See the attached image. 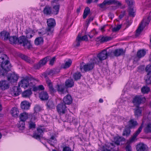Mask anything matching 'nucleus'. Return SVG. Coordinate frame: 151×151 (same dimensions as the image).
Segmentation results:
<instances>
[{
  "label": "nucleus",
  "instance_id": "1",
  "mask_svg": "<svg viewBox=\"0 0 151 151\" xmlns=\"http://www.w3.org/2000/svg\"><path fill=\"white\" fill-rule=\"evenodd\" d=\"M0 59H1L3 61L1 62V69L0 68V76H4L6 72L10 70L11 67V64L8 60V57L5 54H2L0 56Z\"/></svg>",
  "mask_w": 151,
  "mask_h": 151
},
{
  "label": "nucleus",
  "instance_id": "2",
  "mask_svg": "<svg viewBox=\"0 0 151 151\" xmlns=\"http://www.w3.org/2000/svg\"><path fill=\"white\" fill-rule=\"evenodd\" d=\"M151 19V17L150 15L146 16L144 18L141 24L136 30V36H138L139 35L144 28L149 24Z\"/></svg>",
  "mask_w": 151,
  "mask_h": 151
},
{
  "label": "nucleus",
  "instance_id": "3",
  "mask_svg": "<svg viewBox=\"0 0 151 151\" xmlns=\"http://www.w3.org/2000/svg\"><path fill=\"white\" fill-rule=\"evenodd\" d=\"M109 55L106 50H104L98 54L97 58L94 57L93 58L94 60V63H96V64H99V63L101 62L103 60L106 59Z\"/></svg>",
  "mask_w": 151,
  "mask_h": 151
},
{
  "label": "nucleus",
  "instance_id": "4",
  "mask_svg": "<svg viewBox=\"0 0 151 151\" xmlns=\"http://www.w3.org/2000/svg\"><path fill=\"white\" fill-rule=\"evenodd\" d=\"M19 118L20 121L18 123V127L19 129L21 130H23L25 128V121L28 118V113L26 112H23L20 114Z\"/></svg>",
  "mask_w": 151,
  "mask_h": 151
},
{
  "label": "nucleus",
  "instance_id": "5",
  "mask_svg": "<svg viewBox=\"0 0 151 151\" xmlns=\"http://www.w3.org/2000/svg\"><path fill=\"white\" fill-rule=\"evenodd\" d=\"M17 43L29 49L32 47L30 41H29L24 36H22L18 38Z\"/></svg>",
  "mask_w": 151,
  "mask_h": 151
},
{
  "label": "nucleus",
  "instance_id": "6",
  "mask_svg": "<svg viewBox=\"0 0 151 151\" xmlns=\"http://www.w3.org/2000/svg\"><path fill=\"white\" fill-rule=\"evenodd\" d=\"M94 61L93 58L91 59V63L86 64L83 66L81 65L80 66V69L81 71L83 72H85L92 70L93 68L94 64H96V63H94Z\"/></svg>",
  "mask_w": 151,
  "mask_h": 151
},
{
  "label": "nucleus",
  "instance_id": "7",
  "mask_svg": "<svg viewBox=\"0 0 151 151\" xmlns=\"http://www.w3.org/2000/svg\"><path fill=\"white\" fill-rule=\"evenodd\" d=\"M47 23L48 26L47 28L48 34L52 35L54 29L53 28L56 24L55 21L53 19L50 18L47 20Z\"/></svg>",
  "mask_w": 151,
  "mask_h": 151
},
{
  "label": "nucleus",
  "instance_id": "8",
  "mask_svg": "<svg viewBox=\"0 0 151 151\" xmlns=\"http://www.w3.org/2000/svg\"><path fill=\"white\" fill-rule=\"evenodd\" d=\"M112 4L116 5L118 6L121 5V3L116 0H105L102 3L99 5L101 8H103L106 5H109Z\"/></svg>",
  "mask_w": 151,
  "mask_h": 151
},
{
  "label": "nucleus",
  "instance_id": "9",
  "mask_svg": "<svg viewBox=\"0 0 151 151\" xmlns=\"http://www.w3.org/2000/svg\"><path fill=\"white\" fill-rule=\"evenodd\" d=\"M145 98L141 95L136 96L133 99L132 102L134 105L138 106L144 102Z\"/></svg>",
  "mask_w": 151,
  "mask_h": 151
},
{
  "label": "nucleus",
  "instance_id": "10",
  "mask_svg": "<svg viewBox=\"0 0 151 151\" xmlns=\"http://www.w3.org/2000/svg\"><path fill=\"white\" fill-rule=\"evenodd\" d=\"M116 146L114 145L113 143H107L103 146L102 151H111L112 150L113 151H117L118 150V147H115Z\"/></svg>",
  "mask_w": 151,
  "mask_h": 151
},
{
  "label": "nucleus",
  "instance_id": "11",
  "mask_svg": "<svg viewBox=\"0 0 151 151\" xmlns=\"http://www.w3.org/2000/svg\"><path fill=\"white\" fill-rule=\"evenodd\" d=\"M56 108L58 112L60 114H64L66 111L65 104L63 103L58 104Z\"/></svg>",
  "mask_w": 151,
  "mask_h": 151
},
{
  "label": "nucleus",
  "instance_id": "12",
  "mask_svg": "<svg viewBox=\"0 0 151 151\" xmlns=\"http://www.w3.org/2000/svg\"><path fill=\"white\" fill-rule=\"evenodd\" d=\"M143 123L142 122L141 126L137 130L134 134L132 137L129 140H128L127 141V143L130 144L131 143L134 142L136 139L137 137L141 132L142 131V129L143 126Z\"/></svg>",
  "mask_w": 151,
  "mask_h": 151
},
{
  "label": "nucleus",
  "instance_id": "13",
  "mask_svg": "<svg viewBox=\"0 0 151 151\" xmlns=\"http://www.w3.org/2000/svg\"><path fill=\"white\" fill-rule=\"evenodd\" d=\"M125 139L122 137H117L115 138V142L113 143L114 145L116 146L115 148L117 147L118 148V145H121L124 144L125 142Z\"/></svg>",
  "mask_w": 151,
  "mask_h": 151
},
{
  "label": "nucleus",
  "instance_id": "14",
  "mask_svg": "<svg viewBox=\"0 0 151 151\" xmlns=\"http://www.w3.org/2000/svg\"><path fill=\"white\" fill-rule=\"evenodd\" d=\"M46 83L48 88V89L51 94H52L56 92V90L52 86V84L51 80L48 78H46V76H45Z\"/></svg>",
  "mask_w": 151,
  "mask_h": 151
},
{
  "label": "nucleus",
  "instance_id": "15",
  "mask_svg": "<svg viewBox=\"0 0 151 151\" xmlns=\"http://www.w3.org/2000/svg\"><path fill=\"white\" fill-rule=\"evenodd\" d=\"M29 79L28 78H25L19 82V86L25 88L29 85Z\"/></svg>",
  "mask_w": 151,
  "mask_h": 151
},
{
  "label": "nucleus",
  "instance_id": "16",
  "mask_svg": "<svg viewBox=\"0 0 151 151\" xmlns=\"http://www.w3.org/2000/svg\"><path fill=\"white\" fill-rule=\"evenodd\" d=\"M9 87V83L6 80H1L0 82V88L2 90H5Z\"/></svg>",
  "mask_w": 151,
  "mask_h": 151
},
{
  "label": "nucleus",
  "instance_id": "17",
  "mask_svg": "<svg viewBox=\"0 0 151 151\" xmlns=\"http://www.w3.org/2000/svg\"><path fill=\"white\" fill-rule=\"evenodd\" d=\"M125 52L123 49H118L115 50L113 53L115 56H119L124 55Z\"/></svg>",
  "mask_w": 151,
  "mask_h": 151
},
{
  "label": "nucleus",
  "instance_id": "18",
  "mask_svg": "<svg viewBox=\"0 0 151 151\" xmlns=\"http://www.w3.org/2000/svg\"><path fill=\"white\" fill-rule=\"evenodd\" d=\"M0 37L2 39L4 40H6L9 39L10 34L7 32L6 31H3L0 32Z\"/></svg>",
  "mask_w": 151,
  "mask_h": 151
},
{
  "label": "nucleus",
  "instance_id": "19",
  "mask_svg": "<svg viewBox=\"0 0 151 151\" xmlns=\"http://www.w3.org/2000/svg\"><path fill=\"white\" fill-rule=\"evenodd\" d=\"M39 97L42 100H45L48 99L49 96L46 91H43L39 93Z\"/></svg>",
  "mask_w": 151,
  "mask_h": 151
},
{
  "label": "nucleus",
  "instance_id": "20",
  "mask_svg": "<svg viewBox=\"0 0 151 151\" xmlns=\"http://www.w3.org/2000/svg\"><path fill=\"white\" fill-rule=\"evenodd\" d=\"M72 101V99L71 96L69 95H67L63 99L64 103L65 104H71Z\"/></svg>",
  "mask_w": 151,
  "mask_h": 151
},
{
  "label": "nucleus",
  "instance_id": "21",
  "mask_svg": "<svg viewBox=\"0 0 151 151\" xmlns=\"http://www.w3.org/2000/svg\"><path fill=\"white\" fill-rule=\"evenodd\" d=\"M147 146L143 143L138 144L136 147L137 151H145L146 150Z\"/></svg>",
  "mask_w": 151,
  "mask_h": 151
},
{
  "label": "nucleus",
  "instance_id": "22",
  "mask_svg": "<svg viewBox=\"0 0 151 151\" xmlns=\"http://www.w3.org/2000/svg\"><path fill=\"white\" fill-rule=\"evenodd\" d=\"M30 106L29 103L26 101H22L21 104V107L22 109H28Z\"/></svg>",
  "mask_w": 151,
  "mask_h": 151
},
{
  "label": "nucleus",
  "instance_id": "23",
  "mask_svg": "<svg viewBox=\"0 0 151 151\" xmlns=\"http://www.w3.org/2000/svg\"><path fill=\"white\" fill-rule=\"evenodd\" d=\"M57 88L58 91L60 92L61 94H64L68 93L67 90H65V87L63 85H58Z\"/></svg>",
  "mask_w": 151,
  "mask_h": 151
},
{
  "label": "nucleus",
  "instance_id": "24",
  "mask_svg": "<svg viewBox=\"0 0 151 151\" xmlns=\"http://www.w3.org/2000/svg\"><path fill=\"white\" fill-rule=\"evenodd\" d=\"M111 37H99L96 38V40L97 41H99L101 42H103L111 40Z\"/></svg>",
  "mask_w": 151,
  "mask_h": 151
},
{
  "label": "nucleus",
  "instance_id": "25",
  "mask_svg": "<svg viewBox=\"0 0 151 151\" xmlns=\"http://www.w3.org/2000/svg\"><path fill=\"white\" fill-rule=\"evenodd\" d=\"M74 84L73 80L71 79H69L67 80L65 82V86L67 88H71Z\"/></svg>",
  "mask_w": 151,
  "mask_h": 151
},
{
  "label": "nucleus",
  "instance_id": "26",
  "mask_svg": "<svg viewBox=\"0 0 151 151\" xmlns=\"http://www.w3.org/2000/svg\"><path fill=\"white\" fill-rule=\"evenodd\" d=\"M137 124H138L136 121L134 119H131L129 121L128 126L129 128H134Z\"/></svg>",
  "mask_w": 151,
  "mask_h": 151
},
{
  "label": "nucleus",
  "instance_id": "27",
  "mask_svg": "<svg viewBox=\"0 0 151 151\" xmlns=\"http://www.w3.org/2000/svg\"><path fill=\"white\" fill-rule=\"evenodd\" d=\"M136 108L134 109V113L135 116L138 117L142 115V108L136 106Z\"/></svg>",
  "mask_w": 151,
  "mask_h": 151
},
{
  "label": "nucleus",
  "instance_id": "28",
  "mask_svg": "<svg viewBox=\"0 0 151 151\" xmlns=\"http://www.w3.org/2000/svg\"><path fill=\"white\" fill-rule=\"evenodd\" d=\"M19 56L22 59L24 60L26 62L31 64H32L33 63V61L27 56L23 54H20Z\"/></svg>",
  "mask_w": 151,
  "mask_h": 151
},
{
  "label": "nucleus",
  "instance_id": "29",
  "mask_svg": "<svg viewBox=\"0 0 151 151\" xmlns=\"http://www.w3.org/2000/svg\"><path fill=\"white\" fill-rule=\"evenodd\" d=\"M17 76L14 74H11L9 77H8V80L11 82H15L17 80Z\"/></svg>",
  "mask_w": 151,
  "mask_h": 151
},
{
  "label": "nucleus",
  "instance_id": "30",
  "mask_svg": "<svg viewBox=\"0 0 151 151\" xmlns=\"http://www.w3.org/2000/svg\"><path fill=\"white\" fill-rule=\"evenodd\" d=\"M72 61L70 59H68L67 61H66L64 64H62L61 67L63 69H66L69 68L71 65Z\"/></svg>",
  "mask_w": 151,
  "mask_h": 151
},
{
  "label": "nucleus",
  "instance_id": "31",
  "mask_svg": "<svg viewBox=\"0 0 151 151\" xmlns=\"http://www.w3.org/2000/svg\"><path fill=\"white\" fill-rule=\"evenodd\" d=\"M11 113L13 117H17L18 116L19 111L17 108L14 107L11 109Z\"/></svg>",
  "mask_w": 151,
  "mask_h": 151
},
{
  "label": "nucleus",
  "instance_id": "32",
  "mask_svg": "<svg viewBox=\"0 0 151 151\" xmlns=\"http://www.w3.org/2000/svg\"><path fill=\"white\" fill-rule=\"evenodd\" d=\"M19 87H19L14 86L13 88L12 92L15 96H18L20 94L21 90Z\"/></svg>",
  "mask_w": 151,
  "mask_h": 151
},
{
  "label": "nucleus",
  "instance_id": "33",
  "mask_svg": "<svg viewBox=\"0 0 151 151\" xmlns=\"http://www.w3.org/2000/svg\"><path fill=\"white\" fill-rule=\"evenodd\" d=\"M50 59V56H47L40 60L39 62V63L41 65V66H42L43 65H45L47 63V61L49 60Z\"/></svg>",
  "mask_w": 151,
  "mask_h": 151
},
{
  "label": "nucleus",
  "instance_id": "34",
  "mask_svg": "<svg viewBox=\"0 0 151 151\" xmlns=\"http://www.w3.org/2000/svg\"><path fill=\"white\" fill-rule=\"evenodd\" d=\"M146 54V52L144 49L140 50L137 52V55L139 58H141L145 56Z\"/></svg>",
  "mask_w": 151,
  "mask_h": 151
},
{
  "label": "nucleus",
  "instance_id": "35",
  "mask_svg": "<svg viewBox=\"0 0 151 151\" xmlns=\"http://www.w3.org/2000/svg\"><path fill=\"white\" fill-rule=\"evenodd\" d=\"M9 40L11 44H16L17 43L18 38L15 36H12L9 37Z\"/></svg>",
  "mask_w": 151,
  "mask_h": 151
},
{
  "label": "nucleus",
  "instance_id": "36",
  "mask_svg": "<svg viewBox=\"0 0 151 151\" xmlns=\"http://www.w3.org/2000/svg\"><path fill=\"white\" fill-rule=\"evenodd\" d=\"M32 94V92L31 89H28L24 91L22 93V96L24 97H29Z\"/></svg>",
  "mask_w": 151,
  "mask_h": 151
},
{
  "label": "nucleus",
  "instance_id": "37",
  "mask_svg": "<svg viewBox=\"0 0 151 151\" xmlns=\"http://www.w3.org/2000/svg\"><path fill=\"white\" fill-rule=\"evenodd\" d=\"M43 40L42 37H39L36 38L35 41V43L36 45H38L43 43Z\"/></svg>",
  "mask_w": 151,
  "mask_h": 151
},
{
  "label": "nucleus",
  "instance_id": "38",
  "mask_svg": "<svg viewBox=\"0 0 151 151\" xmlns=\"http://www.w3.org/2000/svg\"><path fill=\"white\" fill-rule=\"evenodd\" d=\"M51 12V7L49 6H45L43 10L44 14L47 15L50 14Z\"/></svg>",
  "mask_w": 151,
  "mask_h": 151
},
{
  "label": "nucleus",
  "instance_id": "39",
  "mask_svg": "<svg viewBox=\"0 0 151 151\" xmlns=\"http://www.w3.org/2000/svg\"><path fill=\"white\" fill-rule=\"evenodd\" d=\"M144 80L147 84H150L151 83V75L148 73L145 76Z\"/></svg>",
  "mask_w": 151,
  "mask_h": 151
},
{
  "label": "nucleus",
  "instance_id": "40",
  "mask_svg": "<svg viewBox=\"0 0 151 151\" xmlns=\"http://www.w3.org/2000/svg\"><path fill=\"white\" fill-rule=\"evenodd\" d=\"M25 33L26 35V37L28 38H32L34 35L32 32L29 29H26L25 31Z\"/></svg>",
  "mask_w": 151,
  "mask_h": 151
},
{
  "label": "nucleus",
  "instance_id": "41",
  "mask_svg": "<svg viewBox=\"0 0 151 151\" xmlns=\"http://www.w3.org/2000/svg\"><path fill=\"white\" fill-rule=\"evenodd\" d=\"M144 132L146 133H148L151 132V124H148L146 125L144 129Z\"/></svg>",
  "mask_w": 151,
  "mask_h": 151
},
{
  "label": "nucleus",
  "instance_id": "42",
  "mask_svg": "<svg viewBox=\"0 0 151 151\" xmlns=\"http://www.w3.org/2000/svg\"><path fill=\"white\" fill-rule=\"evenodd\" d=\"M79 35L77 36L76 42L74 43L73 45L75 47H78L80 45V43L81 41L80 40Z\"/></svg>",
  "mask_w": 151,
  "mask_h": 151
},
{
  "label": "nucleus",
  "instance_id": "43",
  "mask_svg": "<svg viewBox=\"0 0 151 151\" xmlns=\"http://www.w3.org/2000/svg\"><path fill=\"white\" fill-rule=\"evenodd\" d=\"M150 91V89L147 86H144L141 88V91L143 94L147 93Z\"/></svg>",
  "mask_w": 151,
  "mask_h": 151
},
{
  "label": "nucleus",
  "instance_id": "44",
  "mask_svg": "<svg viewBox=\"0 0 151 151\" xmlns=\"http://www.w3.org/2000/svg\"><path fill=\"white\" fill-rule=\"evenodd\" d=\"M129 15L132 17H134L135 15V11L133 7L129 8L128 10Z\"/></svg>",
  "mask_w": 151,
  "mask_h": 151
},
{
  "label": "nucleus",
  "instance_id": "45",
  "mask_svg": "<svg viewBox=\"0 0 151 151\" xmlns=\"http://www.w3.org/2000/svg\"><path fill=\"white\" fill-rule=\"evenodd\" d=\"M81 76V74L79 72L76 73L73 75V77L76 81H77L80 79Z\"/></svg>",
  "mask_w": 151,
  "mask_h": 151
},
{
  "label": "nucleus",
  "instance_id": "46",
  "mask_svg": "<svg viewBox=\"0 0 151 151\" xmlns=\"http://www.w3.org/2000/svg\"><path fill=\"white\" fill-rule=\"evenodd\" d=\"M90 12V10L88 7H86L85 9L83 14V18L85 19Z\"/></svg>",
  "mask_w": 151,
  "mask_h": 151
},
{
  "label": "nucleus",
  "instance_id": "47",
  "mask_svg": "<svg viewBox=\"0 0 151 151\" xmlns=\"http://www.w3.org/2000/svg\"><path fill=\"white\" fill-rule=\"evenodd\" d=\"M47 105L48 108L49 109H52L54 107V104L53 101H48Z\"/></svg>",
  "mask_w": 151,
  "mask_h": 151
},
{
  "label": "nucleus",
  "instance_id": "48",
  "mask_svg": "<svg viewBox=\"0 0 151 151\" xmlns=\"http://www.w3.org/2000/svg\"><path fill=\"white\" fill-rule=\"evenodd\" d=\"M130 129L128 128H126L124 130L122 135L123 136H126L128 137L130 135Z\"/></svg>",
  "mask_w": 151,
  "mask_h": 151
},
{
  "label": "nucleus",
  "instance_id": "49",
  "mask_svg": "<svg viewBox=\"0 0 151 151\" xmlns=\"http://www.w3.org/2000/svg\"><path fill=\"white\" fill-rule=\"evenodd\" d=\"M48 32H47V28L46 29H43L41 30L40 31L38 32V34L40 35H42L45 34H46L48 35H48Z\"/></svg>",
  "mask_w": 151,
  "mask_h": 151
},
{
  "label": "nucleus",
  "instance_id": "50",
  "mask_svg": "<svg viewBox=\"0 0 151 151\" xmlns=\"http://www.w3.org/2000/svg\"><path fill=\"white\" fill-rule=\"evenodd\" d=\"M122 25L121 24H119L112 28V30L113 32H116L118 31L121 28Z\"/></svg>",
  "mask_w": 151,
  "mask_h": 151
},
{
  "label": "nucleus",
  "instance_id": "51",
  "mask_svg": "<svg viewBox=\"0 0 151 151\" xmlns=\"http://www.w3.org/2000/svg\"><path fill=\"white\" fill-rule=\"evenodd\" d=\"M59 5H57L53 6V11L54 13H55V14H57L59 12Z\"/></svg>",
  "mask_w": 151,
  "mask_h": 151
},
{
  "label": "nucleus",
  "instance_id": "52",
  "mask_svg": "<svg viewBox=\"0 0 151 151\" xmlns=\"http://www.w3.org/2000/svg\"><path fill=\"white\" fill-rule=\"evenodd\" d=\"M126 2L128 5L129 8L133 7L132 5L133 4V0H126Z\"/></svg>",
  "mask_w": 151,
  "mask_h": 151
},
{
  "label": "nucleus",
  "instance_id": "53",
  "mask_svg": "<svg viewBox=\"0 0 151 151\" xmlns=\"http://www.w3.org/2000/svg\"><path fill=\"white\" fill-rule=\"evenodd\" d=\"M53 74V71L52 70H48L46 72L45 74L44 75V76H46V78H48L47 77V76L48 75H52Z\"/></svg>",
  "mask_w": 151,
  "mask_h": 151
},
{
  "label": "nucleus",
  "instance_id": "54",
  "mask_svg": "<svg viewBox=\"0 0 151 151\" xmlns=\"http://www.w3.org/2000/svg\"><path fill=\"white\" fill-rule=\"evenodd\" d=\"M130 144L126 143V144L125 149L126 151H132V147Z\"/></svg>",
  "mask_w": 151,
  "mask_h": 151
},
{
  "label": "nucleus",
  "instance_id": "55",
  "mask_svg": "<svg viewBox=\"0 0 151 151\" xmlns=\"http://www.w3.org/2000/svg\"><path fill=\"white\" fill-rule=\"evenodd\" d=\"M140 58H139L137 55L136 56L134 57L133 59V64H137V63L139 60Z\"/></svg>",
  "mask_w": 151,
  "mask_h": 151
},
{
  "label": "nucleus",
  "instance_id": "56",
  "mask_svg": "<svg viewBox=\"0 0 151 151\" xmlns=\"http://www.w3.org/2000/svg\"><path fill=\"white\" fill-rule=\"evenodd\" d=\"M145 70L148 73H147L149 74L151 72V65H148L147 66Z\"/></svg>",
  "mask_w": 151,
  "mask_h": 151
},
{
  "label": "nucleus",
  "instance_id": "57",
  "mask_svg": "<svg viewBox=\"0 0 151 151\" xmlns=\"http://www.w3.org/2000/svg\"><path fill=\"white\" fill-rule=\"evenodd\" d=\"M34 109L35 111V112H38L40 111L41 110V108L40 106L36 105L34 107Z\"/></svg>",
  "mask_w": 151,
  "mask_h": 151
},
{
  "label": "nucleus",
  "instance_id": "58",
  "mask_svg": "<svg viewBox=\"0 0 151 151\" xmlns=\"http://www.w3.org/2000/svg\"><path fill=\"white\" fill-rule=\"evenodd\" d=\"M36 125L35 123L32 122H31L29 124V128L30 129H32L35 128V127Z\"/></svg>",
  "mask_w": 151,
  "mask_h": 151
},
{
  "label": "nucleus",
  "instance_id": "59",
  "mask_svg": "<svg viewBox=\"0 0 151 151\" xmlns=\"http://www.w3.org/2000/svg\"><path fill=\"white\" fill-rule=\"evenodd\" d=\"M42 67L40 63L39 62L38 63L34 65L33 66L34 68L35 69H38Z\"/></svg>",
  "mask_w": 151,
  "mask_h": 151
},
{
  "label": "nucleus",
  "instance_id": "60",
  "mask_svg": "<svg viewBox=\"0 0 151 151\" xmlns=\"http://www.w3.org/2000/svg\"><path fill=\"white\" fill-rule=\"evenodd\" d=\"M80 38V40L82 41L83 40L87 41L88 40V38L87 35H85L81 37L80 35H79Z\"/></svg>",
  "mask_w": 151,
  "mask_h": 151
},
{
  "label": "nucleus",
  "instance_id": "61",
  "mask_svg": "<svg viewBox=\"0 0 151 151\" xmlns=\"http://www.w3.org/2000/svg\"><path fill=\"white\" fill-rule=\"evenodd\" d=\"M41 135L37 133H35L33 135V137L37 139H40V138Z\"/></svg>",
  "mask_w": 151,
  "mask_h": 151
},
{
  "label": "nucleus",
  "instance_id": "62",
  "mask_svg": "<svg viewBox=\"0 0 151 151\" xmlns=\"http://www.w3.org/2000/svg\"><path fill=\"white\" fill-rule=\"evenodd\" d=\"M93 17H89L88 19L86 20V22L87 24H89L93 20Z\"/></svg>",
  "mask_w": 151,
  "mask_h": 151
},
{
  "label": "nucleus",
  "instance_id": "63",
  "mask_svg": "<svg viewBox=\"0 0 151 151\" xmlns=\"http://www.w3.org/2000/svg\"><path fill=\"white\" fill-rule=\"evenodd\" d=\"M55 138L54 136H52L50 139L48 140V142L50 143L51 145H52L53 144L52 143V140H55Z\"/></svg>",
  "mask_w": 151,
  "mask_h": 151
},
{
  "label": "nucleus",
  "instance_id": "64",
  "mask_svg": "<svg viewBox=\"0 0 151 151\" xmlns=\"http://www.w3.org/2000/svg\"><path fill=\"white\" fill-rule=\"evenodd\" d=\"M126 13V11H125L122 12H121V14L119 16V18L120 19H121L125 15Z\"/></svg>",
  "mask_w": 151,
  "mask_h": 151
}]
</instances>
